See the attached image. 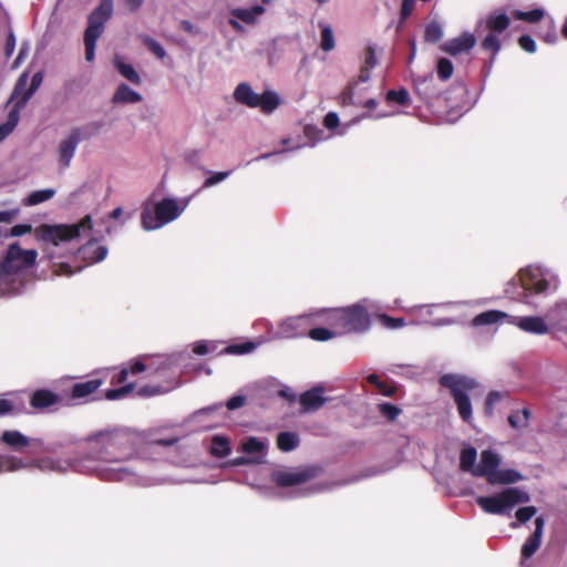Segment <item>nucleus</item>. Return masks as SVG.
Returning a JSON list of instances; mask_svg holds the SVG:
<instances>
[{
	"label": "nucleus",
	"instance_id": "obj_1",
	"mask_svg": "<svg viewBox=\"0 0 567 567\" xmlns=\"http://www.w3.org/2000/svg\"><path fill=\"white\" fill-rule=\"evenodd\" d=\"M106 372H94L89 375L86 380H81L71 385L66 393V405L85 404L95 400L102 399L97 394L99 389L106 382ZM136 385L133 382L125 383L121 388L109 389L105 391L103 398L109 401H115L126 398L135 390Z\"/></svg>",
	"mask_w": 567,
	"mask_h": 567
},
{
	"label": "nucleus",
	"instance_id": "obj_2",
	"mask_svg": "<svg viewBox=\"0 0 567 567\" xmlns=\"http://www.w3.org/2000/svg\"><path fill=\"white\" fill-rule=\"evenodd\" d=\"M439 383L450 391L460 417L464 422L470 423L473 411L468 393L478 388L477 381L466 375L446 373L439 379Z\"/></svg>",
	"mask_w": 567,
	"mask_h": 567
},
{
	"label": "nucleus",
	"instance_id": "obj_3",
	"mask_svg": "<svg viewBox=\"0 0 567 567\" xmlns=\"http://www.w3.org/2000/svg\"><path fill=\"white\" fill-rule=\"evenodd\" d=\"M190 198H184L179 203L174 198H163L155 204L154 208L150 205L143 207L141 213V224L145 230H155L164 225L175 220L188 206Z\"/></svg>",
	"mask_w": 567,
	"mask_h": 567
},
{
	"label": "nucleus",
	"instance_id": "obj_4",
	"mask_svg": "<svg viewBox=\"0 0 567 567\" xmlns=\"http://www.w3.org/2000/svg\"><path fill=\"white\" fill-rule=\"evenodd\" d=\"M113 1L101 0L87 18V27L84 32L85 59L87 62H92L95 58L96 41L104 32L105 23L113 14Z\"/></svg>",
	"mask_w": 567,
	"mask_h": 567
},
{
	"label": "nucleus",
	"instance_id": "obj_5",
	"mask_svg": "<svg viewBox=\"0 0 567 567\" xmlns=\"http://www.w3.org/2000/svg\"><path fill=\"white\" fill-rule=\"evenodd\" d=\"M93 227L90 215L83 217L78 224L48 225L42 224L35 228L37 239L58 246L60 243L71 241L80 237L82 230H91Z\"/></svg>",
	"mask_w": 567,
	"mask_h": 567
},
{
	"label": "nucleus",
	"instance_id": "obj_6",
	"mask_svg": "<svg viewBox=\"0 0 567 567\" xmlns=\"http://www.w3.org/2000/svg\"><path fill=\"white\" fill-rule=\"evenodd\" d=\"M529 494L517 488L507 487L491 496H478L477 505L486 513L494 515L508 514L516 505L529 502Z\"/></svg>",
	"mask_w": 567,
	"mask_h": 567
},
{
	"label": "nucleus",
	"instance_id": "obj_7",
	"mask_svg": "<svg viewBox=\"0 0 567 567\" xmlns=\"http://www.w3.org/2000/svg\"><path fill=\"white\" fill-rule=\"evenodd\" d=\"M234 99L239 104L248 107H259L266 114L272 113L280 104V97L276 92L265 91L262 94H258L246 82L239 83L236 86Z\"/></svg>",
	"mask_w": 567,
	"mask_h": 567
},
{
	"label": "nucleus",
	"instance_id": "obj_8",
	"mask_svg": "<svg viewBox=\"0 0 567 567\" xmlns=\"http://www.w3.org/2000/svg\"><path fill=\"white\" fill-rule=\"evenodd\" d=\"M340 310V336L347 333H362L371 326V318L365 307L354 303Z\"/></svg>",
	"mask_w": 567,
	"mask_h": 567
},
{
	"label": "nucleus",
	"instance_id": "obj_9",
	"mask_svg": "<svg viewBox=\"0 0 567 567\" xmlns=\"http://www.w3.org/2000/svg\"><path fill=\"white\" fill-rule=\"evenodd\" d=\"M100 124L92 123L85 127H73L70 134L60 142L58 146V156L59 163L62 167L68 168L71 164V161L75 154L78 145L82 140L90 138L93 134H95Z\"/></svg>",
	"mask_w": 567,
	"mask_h": 567
},
{
	"label": "nucleus",
	"instance_id": "obj_10",
	"mask_svg": "<svg viewBox=\"0 0 567 567\" xmlns=\"http://www.w3.org/2000/svg\"><path fill=\"white\" fill-rule=\"evenodd\" d=\"M37 256L38 252L33 249L23 250L18 243L10 244L0 262V278L4 275L18 274L23 268L33 266Z\"/></svg>",
	"mask_w": 567,
	"mask_h": 567
},
{
	"label": "nucleus",
	"instance_id": "obj_11",
	"mask_svg": "<svg viewBox=\"0 0 567 567\" xmlns=\"http://www.w3.org/2000/svg\"><path fill=\"white\" fill-rule=\"evenodd\" d=\"M124 434L120 430H104L87 437L91 450L97 458L113 461L112 453L123 443Z\"/></svg>",
	"mask_w": 567,
	"mask_h": 567
},
{
	"label": "nucleus",
	"instance_id": "obj_12",
	"mask_svg": "<svg viewBox=\"0 0 567 567\" xmlns=\"http://www.w3.org/2000/svg\"><path fill=\"white\" fill-rule=\"evenodd\" d=\"M322 471V467L319 465H308L296 468L295 471H278L274 473L272 481L279 487H290L318 477Z\"/></svg>",
	"mask_w": 567,
	"mask_h": 567
},
{
	"label": "nucleus",
	"instance_id": "obj_13",
	"mask_svg": "<svg viewBox=\"0 0 567 567\" xmlns=\"http://www.w3.org/2000/svg\"><path fill=\"white\" fill-rule=\"evenodd\" d=\"M522 288L523 292L519 296H526L527 292L530 293H543L546 292L549 282L544 278L543 274L539 269L526 268L519 271L518 275V284L509 282L508 287L518 286Z\"/></svg>",
	"mask_w": 567,
	"mask_h": 567
},
{
	"label": "nucleus",
	"instance_id": "obj_14",
	"mask_svg": "<svg viewBox=\"0 0 567 567\" xmlns=\"http://www.w3.org/2000/svg\"><path fill=\"white\" fill-rule=\"evenodd\" d=\"M499 464L501 458L498 454L491 450H484L481 453L478 465H476L475 471H473V476L485 477L486 481L489 482V478L497 472Z\"/></svg>",
	"mask_w": 567,
	"mask_h": 567
},
{
	"label": "nucleus",
	"instance_id": "obj_15",
	"mask_svg": "<svg viewBox=\"0 0 567 567\" xmlns=\"http://www.w3.org/2000/svg\"><path fill=\"white\" fill-rule=\"evenodd\" d=\"M323 393L324 389L319 385L301 393L299 396V403L302 412H316L320 410L328 401V399L323 396Z\"/></svg>",
	"mask_w": 567,
	"mask_h": 567
},
{
	"label": "nucleus",
	"instance_id": "obj_16",
	"mask_svg": "<svg viewBox=\"0 0 567 567\" xmlns=\"http://www.w3.org/2000/svg\"><path fill=\"white\" fill-rule=\"evenodd\" d=\"M476 44V37L470 32H463L460 37L446 41L442 47V51L450 55H457L470 52Z\"/></svg>",
	"mask_w": 567,
	"mask_h": 567
},
{
	"label": "nucleus",
	"instance_id": "obj_17",
	"mask_svg": "<svg viewBox=\"0 0 567 567\" xmlns=\"http://www.w3.org/2000/svg\"><path fill=\"white\" fill-rule=\"evenodd\" d=\"M508 322L517 326L520 330L533 334H545L548 332V326L542 317H512Z\"/></svg>",
	"mask_w": 567,
	"mask_h": 567
},
{
	"label": "nucleus",
	"instance_id": "obj_18",
	"mask_svg": "<svg viewBox=\"0 0 567 567\" xmlns=\"http://www.w3.org/2000/svg\"><path fill=\"white\" fill-rule=\"evenodd\" d=\"M544 526L545 519L542 516L537 517L535 519V530L522 546L520 554L524 559L530 558L540 547Z\"/></svg>",
	"mask_w": 567,
	"mask_h": 567
},
{
	"label": "nucleus",
	"instance_id": "obj_19",
	"mask_svg": "<svg viewBox=\"0 0 567 567\" xmlns=\"http://www.w3.org/2000/svg\"><path fill=\"white\" fill-rule=\"evenodd\" d=\"M61 402L62 398L59 394L47 389H39L34 391L30 398V405L38 411L60 404Z\"/></svg>",
	"mask_w": 567,
	"mask_h": 567
},
{
	"label": "nucleus",
	"instance_id": "obj_20",
	"mask_svg": "<svg viewBox=\"0 0 567 567\" xmlns=\"http://www.w3.org/2000/svg\"><path fill=\"white\" fill-rule=\"evenodd\" d=\"M315 324H326L327 328L340 336V310L339 308L321 309L312 312Z\"/></svg>",
	"mask_w": 567,
	"mask_h": 567
},
{
	"label": "nucleus",
	"instance_id": "obj_21",
	"mask_svg": "<svg viewBox=\"0 0 567 567\" xmlns=\"http://www.w3.org/2000/svg\"><path fill=\"white\" fill-rule=\"evenodd\" d=\"M315 326L313 313L289 318L285 324V331H292V336H308V330Z\"/></svg>",
	"mask_w": 567,
	"mask_h": 567
},
{
	"label": "nucleus",
	"instance_id": "obj_22",
	"mask_svg": "<svg viewBox=\"0 0 567 567\" xmlns=\"http://www.w3.org/2000/svg\"><path fill=\"white\" fill-rule=\"evenodd\" d=\"M0 441L13 451L21 452L24 447L30 445L33 440L19 431L8 430L2 433Z\"/></svg>",
	"mask_w": 567,
	"mask_h": 567
},
{
	"label": "nucleus",
	"instance_id": "obj_23",
	"mask_svg": "<svg viewBox=\"0 0 567 567\" xmlns=\"http://www.w3.org/2000/svg\"><path fill=\"white\" fill-rule=\"evenodd\" d=\"M142 95L132 90L126 83H121L114 92L111 102L113 104H133L142 101Z\"/></svg>",
	"mask_w": 567,
	"mask_h": 567
},
{
	"label": "nucleus",
	"instance_id": "obj_24",
	"mask_svg": "<svg viewBox=\"0 0 567 567\" xmlns=\"http://www.w3.org/2000/svg\"><path fill=\"white\" fill-rule=\"evenodd\" d=\"M511 318L512 317L508 316L504 311H501V310H487V311H484V312L477 315L476 317H474V319L472 320V324L475 326V327L488 326V324L497 323V322H499L503 319H509L511 320Z\"/></svg>",
	"mask_w": 567,
	"mask_h": 567
},
{
	"label": "nucleus",
	"instance_id": "obj_25",
	"mask_svg": "<svg viewBox=\"0 0 567 567\" xmlns=\"http://www.w3.org/2000/svg\"><path fill=\"white\" fill-rule=\"evenodd\" d=\"M277 447L281 452H291L299 446L300 437L296 432H280L276 439Z\"/></svg>",
	"mask_w": 567,
	"mask_h": 567
},
{
	"label": "nucleus",
	"instance_id": "obj_26",
	"mask_svg": "<svg viewBox=\"0 0 567 567\" xmlns=\"http://www.w3.org/2000/svg\"><path fill=\"white\" fill-rule=\"evenodd\" d=\"M264 12L265 8L260 4H256L248 9H234L231 11V16L236 17L237 19L241 20L247 24H254L256 23L258 17L261 16Z\"/></svg>",
	"mask_w": 567,
	"mask_h": 567
},
{
	"label": "nucleus",
	"instance_id": "obj_27",
	"mask_svg": "<svg viewBox=\"0 0 567 567\" xmlns=\"http://www.w3.org/2000/svg\"><path fill=\"white\" fill-rule=\"evenodd\" d=\"M83 259L90 264L100 262L105 259L107 255V248L105 246L92 247L91 243L86 244L79 250Z\"/></svg>",
	"mask_w": 567,
	"mask_h": 567
},
{
	"label": "nucleus",
	"instance_id": "obj_28",
	"mask_svg": "<svg viewBox=\"0 0 567 567\" xmlns=\"http://www.w3.org/2000/svg\"><path fill=\"white\" fill-rule=\"evenodd\" d=\"M523 480V475L516 470L506 468V470H497L495 475L489 478V484H514Z\"/></svg>",
	"mask_w": 567,
	"mask_h": 567
},
{
	"label": "nucleus",
	"instance_id": "obj_29",
	"mask_svg": "<svg viewBox=\"0 0 567 567\" xmlns=\"http://www.w3.org/2000/svg\"><path fill=\"white\" fill-rule=\"evenodd\" d=\"M477 458L476 449L473 446L463 447L460 453V468L463 472H468L473 475V471H475V462Z\"/></svg>",
	"mask_w": 567,
	"mask_h": 567
},
{
	"label": "nucleus",
	"instance_id": "obj_30",
	"mask_svg": "<svg viewBox=\"0 0 567 567\" xmlns=\"http://www.w3.org/2000/svg\"><path fill=\"white\" fill-rule=\"evenodd\" d=\"M511 24V20L505 13H492L486 19V27L492 33H501Z\"/></svg>",
	"mask_w": 567,
	"mask_h": 567
},
{
	"label": "nucleus",
	"instance_id": "obj_31",
	"mask_svg": "<svg viewBox=\"0 0 567 567\" xmlns=\"http://www.w3.org/2000/svg\"><path fill=\"white\" fill-rule=\"evenodd\" d=\"M20 120V111L12 107L8 114L6 123L0 125V143L3 142L17 127Z\"/></svg>",
	"mask_w": 567,
	"mask_h": 567
},
{
	"label": "nucleus",
	"instance_id": "obj_32",
	"mask_svg": "<svg viewBox=\"0 0 567 567\" xmlns=\"http://www.w3.org/2000/svg\"><path fill=\"white\" fill-rule=\"evenodd\" d=\"M41 83H42V73L41 72L34 73L31 79L30 86L23 93L21 99L14 103L13 107L18 109V111H21V109H23L25 106V104L28 103L30 97L33 95V93L38 90V87L41 85Z\"/></svg>",
	"mask_w": 567,
	"mask_h": 567
},
{
	"label": "nucleus",
	"instance_id": "obj_33",
	"mask_svg": "<svg viewBox=\"0 0 567 567\" xmlns=\"http://www.w3.org/2000/svg\"><path fill=\"white\" fill-rule=\"evenodd\" d=\"M229 441L220 435L212 439L210 454L215 457H225L230 453Z\"/></svg>",
	"mask_w": 567,
	"mask_h": 567
},
{
	"label": "nucleus",
	"instance_id": "obj_34",
	"mask_svg": "<svg viewBox=\"0 0 567 567\" xmlns=\"http://www.w3.org/2000/svg\"><path fill=\"white\" fill-rule=\"evenodd\" d=\"M530 417V410L524 408L522 410L514 411L508 415V423L513 429H523L528 426Z\"/></svg>",
	"mask_w": 567,
	"mask_h": 567
},
{
	"label": "nucleus",
	"instance_id": "obj_35",
	"mask_svg": "<svg viewBox=\"0 0 567 567\" xmlns=\"http://www.w3.org/2000/svg\"><path fill=\"white\" fill-rule=\"evenodd\" d=\"M114 64L122 76H124L126 80H128L133 84H136V85L141 84V82H142L141 76L131 64L122 62L118 59H115Z\"/></svg>",
	"mask_w": 567,
	"mask_h": 567
},
{
	"label": "nucleus",
	"instance_id": "obj_36",
	"mask_svg": "<svg viewBox=\"0 0 567 567\" xmlns=\"http://www.w3.org/2000/svg\"><path fill=\"white\" fill-rule=\"evenodd\" d=\"M549 316L561 329L567 330V301H560L549 311Z\"/></svg>",
	"mask_w": 567,
	"mask_h": 567
},
{
	"label": "nucleus",
	"instance_id": "obj_37",
	"mask_svg": "<svg viewBox=\"0 0 567 567\" xmlns=\"http://www.w3.org/2000/svg\"><path fill=\"white\" fill-rule=\"evenodd\" d=\"M55 195V189L47 188L32 192L25 199V205L34 206L51 199Z\"/></svg>",
	"mask_w": 567,
	"mask_h": 567
},
{
	"label": "nucleus",
	"instance_id": "obj_38",
	"mask_svg": "<svg viewBox=\"0 0 567 567\" xmlns=\"http://www.w3.org/2000/svg\"><path fill=\"white\" fill-rule=\"evenodd\" d=\"M385 99L388 102H394L402 106H405L410 103V94L404 87H401L400 90H389L386 92Z\"/></svg>",
	"mask_w": 567,
	"mask_h": 567
},
{
	"label": "nucleus",
	"instance_id": "obj_39",
	"mask_svg": "<svg viewBox=\"0 0 567 567\" xmlns=\"http://www.w3.org/2000/svg\"><path fill=\"white\" fill-rule=\"evenodd\" d=\"M513 17L518 20H522V21H526L529 23H536L543 19L544 10L543 9H533L529 11L516 10L513 12Z\"/></svg>",
	"mask_w": 567,
	"mask_h": 567
},
{
	"label": "nucleus",
	"instance_id": "obj_40",
	"mask_svg": "<svg viewBox=\"0 0 567 567\" xmlns=\"http://www.w3.org/2000/svg\"><path fill=\"white\" fill-rule=\"evenodd\" d=\"M443 37V31L441 25L432 21L430 22L424 30V41L429 43H436L439 42Z\"/></svg>",
	"mask_w": 567,
	"mask_h": 567
},
{
	"label": "nucleus",
	"instance_id": "obj_41",
	"mask_svg": "<svg viewBox=\"0 0 567 567\" xmlns=\"http://www.w3.org/2000/svg\"><path fill=\"white\" fill-rule=\"evenodd\" d=\"M338 334L327 327H313L308 330V337L315 341H328Z\"/></svg>",
	"mask_w": 567,
	"mask_h": 567
},
{
	"label": "nucleus",
	"instance_id": "obj_42",
	"mask_svg": "<svg viewBox=\"0 0 567 567\" xmlns=\"http://www.w3.org/2000/svg\"><path fill=\"white\" fill-rule=\"evenodd\" d=\"M505 398H508V392L491 391L485 400V414L491 416L493 414L494 406Z\"/></svg>",
	"mask_w": 567,
	"mask_h": 567
},
{
	"label": "nucleus",
	"instance_id": "obj_43",
	"mask_svg": "<svg viewBox=\"0 0 567 567\" xmlns=\"http://www.w3.org/2000/svg\"><path fill=\"white\" fill-rule=\"evenodd\" d=\"M378 411L389 422L395 421L402 412L398 405L388 402L378 404Z\"/></svg>",
	"mask_w": 567,
	"mask_h": 567
},
{
	"label": "nucleus",
	"instance_id": "obj_44",
	"mask_svg": "<svg viewBox=\"0 0 567 567\" xmlns=\"http://www.w3.org/2000/svg\"><path fill=\"white\" fill-rule=\"evenodd\" d=\"M537 513V508L535 506H526L520 507L516 511V519L517 522L511 523L512 528H517L519 524H525L528 522L535 514Z\"/></svg>",
	"mask_w": 567,
	"mask_h": 567
},
{
	"label": "nucleus",
	"instance_id": "obj_45",
	"mask_svg": "<svg viewBox=\"0 0 567 567\" xmlns=\"http://www.w3.org/2000/svg\"><path fill=\"white\" fill-rule=\"evenodd\" d=\"M482 49L491 51L495 56L502 49V43L495 33L489 32L481 42Z\"/></svg>",
	"mask_w": 567,
	"mask_h": 567
},
{
	"label": "nucleus",
	"instance_id": "obj_46",
	"mask_svg": "<svg viewBox=\"0 0 567 567\" xmlns=\"http://www.w3.org/2000/svg\"><path fill=\"white\" fill-rule=\"evenodd\" d=\"M437 76L442 81H447L453 75V63L446 58H440L437 61Z\"/></svg>",
	"mask_w": 567,
	"mask_h": 567
},
{
	"label": "nucleus",
	"instance_id": "obj_47",
	"mask_svg": "<svg viewBox=\"0 0 567 567\" xmlns=\"http://www.w3.org/2000/svg\"><path fill=\"white\" fill-rule=\"evenodd\" d=\"M377 319L386 329H399L405 326L404 318H394L386 313L378 315Z\"/></svg>",
	"mask_w": 567,
	"mask_h": 567
},
{
	"label": "nucleus",
	"instance_id": "obj_48",
	"mask_svg": "<svg viewBox=\"0 0 567 567\" xmlns=\"http://www.w3.org/2000/svg\"><path fill=\"white\" fill-rule=\"evenodd\" d=\"M241 450L247 454H259L265 450V444L257 437L250 436L243 443Z\"/></svg>",
	"mask_w": 567,
	"mask_h": 567
},
{
	"label": "nucleus",
	"instance_id": "obj_49",
	"mask_svg": "<svg viewBox=\"0 0 567 567\" xmlns=\"http://www.w3.org/2000/svg\"><path fill=\"white\" fill-rule=\"evenodd\" d=\"M22 467H24V464L21 460L13 456L0 455V473L3 471H16Z\"/></svg>",
	"mask_w": 567,
	"mask_h": 567
},
{
	"label": "nucleus",
	"instance_id": "obj_50",
	"mask_svg": "<svg viewBox=\"0 0 567 567\" xmlns=\"http://www.w3.org/2000/svg\"><path fill=\"white\" fill-rule=\"evenodd\" d=\"M320 47L323 51L329 52L334 48V37L332 29L329 25H324L321 30V43Z\"/></svg>",
	"mask_w": 567,
	"mask_h": 567
},
{
	"label": "nucleus",
	"instance_id": "obj_51",
	"mask_svg": "<svg viewBox=\"0 0 567 567\" xmlns=\"http://www.w3.org/2000/svg\"><path fill=\"white\" fill-rule=\"evenodd\" d=\"M255 349V343L248 341L240 344L227 346L223 352L226 354H246Z\"/></svg>",
	"mask_w": 567,
	"mask_h": 567
},
{
	"label": "nucleus",
	"instance_id": "obj_52",
	"mask_svg": "<svg viewBox=\"0 0 567 567\" xmlns=\"http://www.w3.org/2000/svg\"><path fill=\"white\" fill-rule=\"evenodd\" d=\"M27 74L23 73L19 76L16 85H14V89L11 93V96H10V100L9 102H12L14 101V103L21 99V96L23 95V93L27 91Z\"/></svg>",
	"mask_w": 567,
	"mask_h": 567
},
{
	"label": "nucleus",
	"instance_id": "obj_53",
	"mask_svg": "<svg viewBox=\"0 0 567 567\" xmlns=\"http://www.w3.org/2000/svg\"><path fill=\"white\" fill-rule=\"evenodd\" d=\"M144 44L147 47V49L154 53L157 58L163 59L166 54L164 48L161 45L159 42L154 40L151 37H146L144 39Z\"/></svg>",
	"mask_w": 567,
	"mask_h": 567
},
{
	"label": "nucleus",
	"instance_id": "obj_54",
	"mask_svg": "<svg viewBox=\"0 0 567 567\" xmlns=\"http://www.w3.org/2000/svg\"><path fill=\"white\" fill-rule=\"evenodd\" d=\"M230 172H215L209 177H207L203 184V188L212 187L229 176Z\"/></svg>",
	"mask_w": 567,
	"mask_h": 567
},
{
	"label": "nucleus",
	"instance_id": "obj_55",
	"mask_svg": "<svg viewBox=\"0 0 567 567\" xmlns=\"http://www.w3.org/2000/svg\"><path fill=\"white\" fill-rule=\"evenodd\" d=\"M518 44H519V47H520L524 51H526V52H528V53H535V52H536V49H537V47H536V42H535V40H534L530 35H528V34H523V35H520V37L518 38Z\"/></svg>",
	"mask_w": 567,
	"mask_h": 567
},
{
	"label": "nucleus",
	"instance_id": "obj_56",
	"mask_svg": "<svg viewBox=\"0 0 567 567\" xmlns=\"http://www.w3.org/2000/svg\"><path fill=\"white\" fill-rule=\"evenodd\" d=\"M161 393L163 390L159 385H144L137 390V395L141 398H151Z\"/></svg>",
	"mask_w": 567,
	"mask_h": 567
},
{
	"label": "nucleus",
	"instance_id": "obj_57",
	"mask_svg": "<svg viewBox=\"0 0 567 567\" xmlns=\"http://www.w3.org/2000/svg\"><path fill=\"white\" fill-rule=\"evenodd\" d=\"M354 84L355 82H350L341 93V103L342 105H350L353 103L354 96Z\"/></svg>",
	"mask_w": 567,
	"mask_h": 567
},
{
	"label": "nucleus",
	"instance_id": "obj_58",
	"mask_svg": "<svg viewBox=\"0 0 567 567\" xmlns=\"http://www.w3.org/2000/svg\"><path fill=\"white\" fill-rule=\"evenodd\" d=\"M32 231V226L30 224H18L14 225L9 233L11 237H20L25 234H30Z\"/></svg>",
	"mask_w": 567,
	"mask_h": 567
},
{
	"label": "nucleus",
	"instance_id": "obj_59",
	"mask_svg": "<svg viewBox=\"0 0 567 567\" xmlns=\"http://www.w3.org/2000/svg\"><path fill=\"white\" fill-rule=\"evenodd\" d=\"M128 374H130L128 368L125 365L121 367L120 371L111 378V384L116 385V384L125 383L128 378Z\"/></svg>",
	"mask_w": 567,
	"mask_h": 567
},
{
	"label": "nucleus",
	"instance_id": "obj_60",
	"mask_svg": "<svg viewBox=\"0 0 567 567\" xmlns=\"http://www.w3.org/2000/svg\"><path fill=\"white\" fill-rule=\"evenodd\" d=\"M414 4H415V0H402L401 10H400L401 20H405L411 16V13L414 9Z\"/></svg>",
	"mask_w": 567,
	"mask_h": 567
},
{
	"label": "nucleus",
	"instance_id": "obj_61",
	"mask_svg": "<svg viewBox=\"0 0 567 567\" xmlns=\"http://www.w3.org/2000/svg\"><path fill=\"white\" fill-rule=\"evenodd\" d=\"M245 403L246 398L244 395H234L227 401L226 406L228 410L233 411L244 406Z\"/></svg>",
	"mask_w": 567,
	"mask_h": 567
},
{
	"label": "nucleus",
	"instance_id": "obj_62",
	"mask_svg": "<svg viewBox=\"0 0 567 567\" xmlns=\"http://www.w3.org/2000/svg\"><path fill=\"white\" fill-rule=\"evenodd\" d=\"M377 64V56L374 49L372 47H368L364 54V63L363 66L372 69Z\"/></svg>",
	"mask_w": 567,
	"mask_h": 567
},
{
	"label": "nucleus",
	"instance_id": "obj_63",
	"mask_svg": "<svg viewBox=\"0 0 567 567\" xmlns=\"http://www.w3.org/2000/svg\"><path fill=\"white\" fill-rule=\"evenodd\" d=\"M16 408L12 401L0 399V416L16 413Z\"/></svg>",
	"mask_w": 567,
	"mask_h": 567
},
{
	"label": "nucleus",
	"instance_id": "obj_64",
	"mask_svg": "<svg viewBox=\"0 0 567 567\" xmlns=\"http://www.w3.org/2000/svg\"><path fill=\"white\" fill-rule=\"evenodd\" d=\"M126 367L128 368L131 374H138L146 370L145 363L140 359L134 360L132 363L127 364Z\"/></svg>",
	"mask_w": 567,
	"mask_h": 567
}]
</instances>
